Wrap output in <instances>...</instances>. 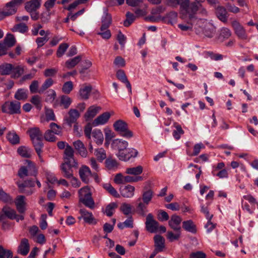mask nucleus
Here are the masks:
<instances>
[{"instance_id":"1","label":"nucleus","mask_w":258,"mask_h":258,"mask_svg":"<svg viewBox=\"0 0 258 258\" xmlns=\"http://www.w3.org/2000/svg\"><path fill=\"white\" fill-rule=\"evenodd\" d=\"M203 0H195L194 2L188 3L185 6L179 9V13L183 18H187L190 21L195 22L198 19L196 15L199 14L203 16H207V11L203 7L202 3Z\"/></svg>"},{"instance_id":"2","label":"nucleus","mask_w":258,"mask_h":258,"mask_svg":"<svg viewBox=\"0 0 258 258\" xmlns=\"http://www.w3.org/2000/svg\"><path fill=\"white\" fill-rule=\"evenodd\" d=\"M194 29L197 34H203L208 37H212L216 31L215 26L213 24L206 19H198L194 22Z\"/></svg>"},{"instance_id":"3","label":"nucleus","mask_w":258,"mask_h":258,"mask_svg":"<svg viewBox=\"0 0 258 258\" xmlns=\"http://www.w3.org/2000/svg\"><path fill=\"white\" fill-rule=\"evenodd\" d=\"M27 133L30 136L37 154H40L41 149L43 147L42 141L43 136L42 132L38 127H34L29 128Z\"/></svg>"},{"instance_id":"4","label":"nucleus","mask_w":258,"mask_h":258,"mask_svg":"<svg viewBox=\"0 0 258 258\" xmlns=\"http://www.w3.org/2000/svg\"><path fill=\"white\" fill-rule=\"evenodd\" d=\"M114 130L118 134L125 138L130 139L133 136V134L128 128L127 124L122 120L119 119L115 121L113 124Z\"/></svg>"},{"instance_id":"5","label":"nucleus","mask_w":258,"mask_h":258,"mask_svg":"<svg viewBox=\"0 0 258 258\" xmlns=\"http://www.w3.org/2000/svg\"><path fill=\"white\" fill-rule=\"evenodd\" d=\"M21 103L18 101H7L2 106L3 112L10 114L20 113Z\"/></svg>"},{"instance_id":"6","label":"nucleus","mask_w":258,"mask_h":258,"mask_svg":"<svg viewBox=\"0 0 258 258\" xmlns=\"http://www.w3.org/2000/svg\"><path fill=\"white\" fill-rule=\"evenodd\" d=\"M138 154V152L137 150L134 148H128L125 149L122 153H117L115 154L116 156L119 160L127 162L130 160L132 158H136Z\"/></svg>"},{"instance_id":"7","label":"nucleus","mask_w":258,"mask_h":258,"mask_svg":"<svg viewBox=\"0 0 258 258\" xmlns=\"http://www.w3.org/2000/svg\"><path fill=\"white\" fill-rule=\"evenodd\" d=\"M23 2V0H12L8 3L5 7V10L2 12V15L5 16H8L15 14L17 10V8Z\"/></svg>"},{"instance_id":"8","label":"nucleus","mask_w":258,"mask_h":258,"mask_svg":"<svg viewBox=\"0 0 258 258\" xmlns=\"http://www.w3.org/2000/svg\"><path fill=\"white\" fill-rule=\"evenodd\" d=\"M80 117V112L75 109H71L68 114L64 118V122L69 126L71 127L74 123L77 122Z\"/></svg>"},{"instance_id":"9","label":"nucleus","mask_w":258,"mask_h":258,"mask_svg":"<svg viewBox=\"0 0 258 258\" xmlns=\"http://www.w3.org/2000/svg\"><path fill=\"white\" fill-rule=\"evenodd\" d=\"M231 25L235 33L239 39L242 40H247L248 39L245 30L239 22L236 20L233 21L231 23Z\"/></svg>"},{"instance_id":"10","label":"nucleus","mask_w":258,"mask_h":258,"mask_svg":"<svg viewBox=\"0 0 258 258\" xmlns=\"http://www.w3.org/2000/svg\"><path fill=\"white\" fill-rule=\"evenodd\" d=\"M128 145L127 141L120 139L113 140L111 144V148L113 150H117V153H122L126 149Z\"/></svg>"},{"instance_id":"11","label":"nucleus","mask_w":258,"mask_h":258,"mask_svg":"<svg viewBox=\"0 0 258 258\" xmlns=\"http://www.w3.org/2000/svg\"><path fill=\"white\" fill-rule=\"evenodd\" d=\"M146 228L149 232L154 233L158 227V223L153 219L152 214H149L146 217Z\"/></svg>"},{"instance_id":"12","label":"nucleus","mask_w":258,"mask_h":258,"mask_svg":"<svg viewBox=\"0 0 258 258\" xmlns=\"http://www.w3.org/2000/svg\"><path fill=\"white\" fill-rule=\"evenodd\" d=\"M77 165V164L76 162L64 161L61 166V169L62 170L63 176L67 178H71L73 175L72 168L76 167Z\"/></svg>"},{"instance_id":"13","label":"nucleus","mask_w":258,"mask_h":258,"mask_svg":"<svg viewBox=\"0 0 258 258\" xmlns=\"http://www.w3.org/2000/svg\"><path fill=\"white\" fill-rule=\"evenodd\" d=\"M25 200L24 196L20 195L17 196L15 200L16 209L20 214H24L26 211L27 203Z\"/></svg>"},{"instance_id":"14","label":"nucleus","mask_w":258,"mask_h":258,"mask_svg":"<svg viewBox=\"0 0 258 258\" xmlns=\"http://www.w3.org/2000/svg\"><path fill=\"white\" fill-rule=\"evenodd\" d=\"M111 114L109 112H105L97 117L92 122L94 127L106 124L109 120Z\"/></svg>"},{"instance_id":"15","label":"nucleus","mask_w":258,"mask_h":258,"mask_svg":"<svg viewBox=\"0 0 258 258\" xmlns=\"http://www.w3.org/2000/svg\"><path fill=\"white\" fill-rule=\"evenodd\" d=\"M120 165L119 163L115 158L109 156L105 161V167L108 170L115 171Z\"/></svg>"},{"instance_id":"16","label":"nucleus","mask_w":258,"mask_h":258,"mask_svg":"<svg viewBox=\"0 0 258 258\" xmlns=\"http://www.w3.org/2000/svg\"><path fill=\"white\" fill-rule=\"evenodd\" d=\"M82 218L86 223L89 225H95L97 223V220L94 217L92 213L85 209H82Z\"/></svg>"},{"instance_id":"17","label":"nucleus","mask_w":258,"mask_h":258,"mask_svg":"<svg viewBox=\"0 0 258 258\" xmlns=\"http://www.w3.org/2000/svg\"><path fill=\"white\" fill-rule=\"evenodd\" d=\"M181 221V218L180 216L174 214L171 217L170 219L168 221V225L173 230H180V224Z\"/></svg>"},{"instance_id":"18","label":"nucleus","mask_w":258,"mask_h":258,"mask_svg":"<svg viewBox=\"0 0 258 258\" xmlns=\"http://www.w3.org/2000/svg\"><path fill=\"white\" fill-rule=\"evenodd\" d=\"M101 108L96 105L90 106L86 112L84 114V117L86 121H89L93 118L99 112Z\"/></svg>"},{"instance_id":"19","label":"nucleus","mask_w":258,"mask_h":258,"mask_svg":"<svg viewBox=\"0 0 258 258\" xmlns=\"http://www.w3.org/2000/svg\"><path fill=\"white\" fill-rule=\"evenodd\" d=\"M16 211L11 207L5 206L2 210V213H0V221L3 220L5 217L11 220H14Z\"/></svg>"},{"instance_id":"20","label":"nucleus","mask_w":258,"mask_h":258,"mask_svg":"<svg viewBox=\"0 0 258 258\" xmlns=\"http://www.w3.org/2000/svg\"><path fill=\"white\" fill-rule=\"evenodd\" d=\"M72 101L70 97L68 96L63 95L59 97V102L55 101L53 103V107H57L58 105L62 107L64 109L68 108Z\"/></svg>"},{"instance_id":"21","label":"nucleus","mask_w":258,"mask_h":258,"mask_svg":"<svg viewBox=\"0 0 258 258\" xmlns=\"http://www.w3.org/2000/svg\"><path fill=\"white\" fill-rule=\"evenodd\" d=\"M154 239L155 243L154 249L160 252L163 251L165 248V239L163 237L159 235H156L154 236Z\"/></svg>"},{"instance_id":"22","label":"nucleus","mask_w":258,"mask_h":258,"mask_svg":"<svg viewBox=\"0 0 258 258\" xmlns=\"http://www.w3.org/2000/svg\"><path fill=\"white\" fill-rule=\"evenodd\" d=\"M28 169L25 166H23L20 168V169L18 171V175L20 178H24V177L28 175V170H32L33 173H30V174L31 175H35L37 172L36 167L34 166V165L29 162L28 165Z\"/></svg>"},{"instance_id":"23","label":"nucleus","mask_w":258,"mask_h":258,"mask_svg":"<svg viewBox=\"0 0 258 258\" xmlns=\"http://www.w3.org/2000/svg\"><path fill=\"white\" fill-rule=\"evenodd\" d=\"M135 188L131 185L122 186L120 188V195L124 198H131L134 196Z\"/></svg>"},{"instance_id":"24","label":"nucleus","mask_w":258,"mask_h":258,"mask_svg":"<svg viewBox=\"0 0 258 258\" xmlns=\"http://www.w3.org/2000/svg\"><path fill=\"white\" fill-rule=\"evenodd\" d=\"M41 0H31L25 4V9L28 12L36 11L39 9Z\"/></svg>"},{"instance_id":"25","label":"nucleus","mask_w":258,"mask_h":258,"mask_svg":"<svg viewBox=\"0 0 258 258\" xmlns=\"http://www.w3.org/2000/svg\"><path fill=\"white\" fill-rule=\"evenodd\" d=\"M63 158L64 161L76 162L74 159V151L69 144H67V148L64 149Z\"/></svg>"},{"instance_id":"26","label":"nucleus","mask_w":258,"mask_h":258,"mask_svg":"<svg viewBox=\"0 0 258 258\" xmlns=\"http://www.w3.org/2000/svg\"><path fill=\"white\" fill-rule=\"evenodd\" d=\"M111 22V17L108 13L107 10L104 9L103 16L102 18V25L100 28L101 30L102 31L107 29Z\"/></svg>"},{"instance_id":"27","label":"nucleus","mask_w":258,"mask_h":258,"mask_svg":"<svg viewBox=\"0 0 258 258\" xmlns=\"http://www.w3.org/2000/svg\"><path fill=\"white\" fill-rule=\"evenodd\" d=\"M90 168L86 165H82V181L88 183L92 175Z\"/></svg>"},{"instance_id":"28","label":"nucleus","mask_w":258,"mask_h":258,"mask_svg":"<svg viewBox=\"0 0 258 258\" xmlns=\"http://www.w3.org/2000/svg\"><path fill=\"white\" fill-rule=\"evenodd\" d=\"M117 78L122 83H124L126 87L128 89L129 92L132 93V86L128 81L124 72L123 70H119L116 72V74Z\"/></svg>"},{"instance_id":"29","label":"nucleus","mask_w":258,"mask_h":258,"mask_svg":"<svg viewBox=\"0 0 258 258\" xmlns=\"http://www.w3.org/2000/svg\"><path fill=\"white\" fill-rule=\"evenodd\" d=\"M30 246L28 240L26 238H23L21 240V243L18 247V252L23 255L28 254L29 251Z\"/></svg>"},{"instance_id":"30","label":"nucleus","mask_w":258,"mask_h":258,"mask_svg":"<svg viewBox=\"0 0 258 258\" xmlns=\"http://www.w3.org/2000/svg\"><path fill=\"white\" fill-rule=\"evenodd\" d=\"M93 91L91 85L84 84L82 86V100H87L89 98Z\"/></svg>"},{"instance_id":"31","label":"nucleus","mask_w":258,"mask_h":258,"mask_svg":"<svg viewBox=\"0 0 258 258\" xmlns=\"http://www.w3.org/2000/svg\"><path fill=\"white\" fill-rule=\"evenodd\" d=\"M216 13L218 19L223 22L226 23L227 21V12L226 9L222 6H219L217 8Z\"/></svg>"},{"instance_id":"32","label":"nucleus","mask_w":258,"mask_h":258,"mask_svg":"<svg viewBox=\"0 0 258 258\" xmlns=\"http://www.w3.org/2000/svg\"><path fill=\"white\" fill-rule=\"evenodd\" d=\"M92 135L95 142L98 145L100 146L103 144L104 136L100 130L97 128L94 129L92 132Z\"/></svg>"},{"instance_id":"33","label":"nucleus","mask_w":258,"mask_h":258,"mask_svg":"<svg viewBox=\"0 0 258 258\" xmlns=\"http://www.w3.org/2000/svg\"><path fill=\"white\" fill-rule=\"evenodd\" d=\"M92 65V62L90 59L84 58L82 60V77L89 76V71L88 69Z\"/></svg>"},{"instance_id":"34","label":"nucleus","mask_w":258,"mask_h":258,"mask_svg":"<svg viewBox=\"0 0 258 258\" xmlns=\"http://www.w3.org/2000/svg\"><path fill=\"white\" fill-rule=\"evenodd\" d=\"M82 204L91 210H93L95 208V203L92 196L82 197Z\"/></svg>"},{"instance_id":"35","label":"nucleus","mask_w":258,"mask_h":258,"mask_svg":"<svg viewBox=\"0 0 258 258\" xmlns=\"http://www.w3.org/2000/svg\"><path fill=\"white\" fill-rule=\"evenodd\" d=\"M182 227L185 230L192 233H195L197 231L196 226L191 220L183 221Z\"/></svg>"},{"instance_id":"36","label":"nucleus","mask_w":258,"mask_h":258,"mask_svg":"<svg viewBox=\"0 0 258 258\" xmlns=\"http://www.w3.org/2000/svg\"><path fill=\"white\" fill-rule=\"evenodd\" d=\"M94 155L98 161L102 162L104 159H106V151L103 148H97L94 150Z\"/></svg>"},{"instance_id":"37","label":"nucleus","mask_w":258,"mask_h":258,"mask_svg":"<svg viewBox=\"0 0 258 258\" xmlns=\"http://www.w3.org/2000/svg\"><path fill=\"white\" fill-rule=\"evenodd\" d=\"M7 139L13 145L20 143V138L15 132H10L7 135Z\"/></svg>"},{"instance_id":"38","label":"nucleus","mask_w":258,"mask_h":258,"mask_svg":"<svg viewBox=\"0 0 258 258\" xmlns=\"http://www.w3.org/2000/svg\"><path fill=\"white\" fill-rule=\"evenodd\" d=\"M175 232L174 233L171 231H168L167 232L166 237L169 241L172 242L175 240H178L181 236L180 230H174Z\"/></svg>"},{"instance_id":"39","label":"nucleus","mask_w":258,"mask_h":258,"mask_svg":"<svg viewBox=\"0 0 258 258\" xmlns=\"http://www.w3.org/2000/svg\"><path fill=\"white\" fill-rule=\"evenodd\" d=\"M143 170L142 166L139 165L137 167L127 168L125 170V173L127 174L138 175L142 173Z\"/></svg>"},{"instance_id":"40","label":"nucleus","mask_w":258,"mask_h":258,"mask_svg":"<svg viewBox=\"0 0 258 258\" xmlns=\"http://www.w3.org/2000/svg\"><path fill=\"white\" fill-rule=\"evenodd\" d=\"M13 66L10 63H6L0 66V74L2 75H9L12 73Z\"/></svg>"},{"instance_id":"41","label":"nucleus","mask_w":258,"mask_h":258,"mask_svg":"<svg viewBox=\"0 0 258 258\" xmlns=\"http://www.w3.org/2000/svg\"><path fill=\"white\" fill-rule=\"evenodd\" d=\"M56 98V93L53 89H49L46 92L45 101L46 102L52 103Z\"/></svg>"},{"instance_id":"42","label":"nucleus","mask_w":258,"mask_h":258,"mask_svg":"<svg viewBox=\"0 0 258 258\" xmlns=\"http://www.w3.org/2000/svg\"><path fill=\"white\" fill-rule=\"evenodd\" d=\"M27 97V91L24 89H18L14 96L15 98L18 100H25Z\"/></svg>"},{"instance_id":"43","label":"nucleus","mask_w":258,"mask_h":258,"mask_svg":"<svg viewBox=\"0 0 258 258\" xmlns=\"http://www.w3.org/2000/svg\"><path fill=\"white\" fill-rule=\"evenodd\" d=\"M117 227L121 229H123L124 228H133L134 223L133 218L132 217H128L124 222L119 223L117 224Z\"/></svg>"},{"instance_id":"44","label":"nucleus","mask_w":258,"mask_h":258,"mask_svg":"<svg viewBox=\"0 0 258 258\" xmlns=\"http://www.w3.org/2000/svg\"><path fill=\"white\" fill-rule=\"evenodd\" d=\"M103 188L106 189L111 195L115 198H119V195L116 189L109 183H104Z\"/></svg>"},{"instance_id":"45","label":"nucleus","mask_w":258,"mask_h":258,"mask_svg":"<svg viewBox=\"0 0 258 258\" xmlns=\"http://www.w3.org/2000/svg\"><path fill=\"white\" fill-rule=\"evenodd\" d=\"M137 201L139 202L137 206L138 213L141 215L145 216L147 212V206L148 205H146L144 202L142 203L141 198H140L138 199Z\"/></svg>"},{"instance_id":"46","label":"nucleus","mask_w":258,"mask_h":258,"mask_svg":"<svg viewBox=\"0 0 258 258\" xmlns=\"http://www.w3.org/2000/svg\"><path fill=\"white\" fill-rule=\"evenodd\" d=\"M28 30V26L25 23H21L15 25L12 28V31L13 32H19L22 33H24L27 32Z\"/></svg>"},{"instance_id":"47","label":"nucleus","mask_w":258,"mask_h":258,"mask_svg":"<svg viewBox=\"0 0 258 258\" xmlns=\"http://www.w3.org/2000/svg\"><path fill=\"white\" fill-rule=\"evenodd\" d=\"M174 126L176 130L173 132V136L176 140H178L180 139V136L184 134V131L182 129L181 125L175 122Z\"/></svg>"},{"instance_id":"48","label":"nucleus","mask_w":258,"mask_h":258,"mask_svg":"<svg viewBox=\"0 0 258 258\" xmlns=\"http://www.w3.org/2000/svg\"><path fill=\"white\" fill-rule=\"evenodd\" d=\"M16 40L13 35L11 34H8L4 39V44L7 47H12L15 45Z\"/></svg>"},{"instance_id":"49","label":"nucleus","mask_w":258,"mask_h":258,"mask_svg":"<svg viewBox=\"0 0 258 258\" xmlns=\"http://www.w3.org/2000/svg\"><path fill=\"white\" fill-rule=\"evenodd\" d=\"M18 154L23 157L29 158L31 156V152L30 150L25 147L21 146L17 150Z\"/></svg>"},{"instance_id":"50","label":"nucleus","mask_w":258,"mask_h":258,"mask_svg":"<svg viewBox=\"0 0 258 258\" xmlns=\"http://www.w3.org/2000/svg\"><path fill=\"white\" fill-rule=\"evenodd\" d=\"M195 23L193 21H188L187 23L179 24L178 25V28L183 31L191 30L194 28Z\"/></svg>"},{"instance_id":"51","label":"nucleus","mask_w":258,"mask_h":258,"mask_svg":"<svg viewBox=\"0 0 258 258\" xmlns=\"http://www.w3.org/2000/svg\"><path fill=\"white\" fill-rule=\"evenodd\" d=\"M117 207V205L116 203H111L106 207V208H105V210L104 211V213H105V214L107 216L110 217L113 215V214L115 211V209Z\"/></svg>"},{"instance_id":"52","label":"nucleus","mask_w":258,"mask_h":258,"mask_svg":"<svg viewBox=\"0 0 258 258\" xmlns=\"http://www.w3.org/2000/svg\"><path fill=\"white\" fill-rule=\"evenodd\" d=\"M24 72V68L21 66L14 67L12 71V77L14 78H19Z\"/></svg>"},{"instance_id":"53","label":"nucleus","mask_w":258,"mask_h":258,"mask_svg":"<svg viewBox=\"0 0 258 258\" xmlns=\"http://www.w3.org/2000/svg\"><path fill=\"white\" fill-rule=\"evenodd\" d=\"M0 200L5 203L11 204L13 203L12 198L3 189H0Z\"/></svg>"},{"instance_id":"54","label":"nucleus","mask_w":258,"mask_h":258,"mask_svg":"<svg viewBox=\"0 0 258 258\" xmlns=\"http://www.w3.org/2000/svg\"><path fill=\"white\" fill-rule=\"evenodd\" d=\"M53 84V81L51 78L46 79L38 91L39 94L43 93L47 89L51 87Z\"/></svg>"},{"instance_id":"55","label":"nucleus","mask_w":258,"mask_h":258,"mask_svg":"<svg viewBox=\"0 0 258 258\" xmlns=\"http://www.w3.org/2000/svg\"><path fill=\"white\" fill-rule=\"evenodd\" d=\"M153 197V191L150 190H147L145 191L143 193L142 200L143 202L146 205H148L149 202L151 201Z\"/></svg>"},{"instance_id":"56","label":"nucleus","mask_w":258,"mask_h":258,"mask_svg":"<svg viewBox=\"0 0 258 258\" xmlns=\"http://www.w3.org/2000/svg\"><path fill=\"white\" fill-rule=\"evenodd\" d=\"M132 206L130 204L123 203L120 207V210L123 213V214L128 215L132 213Z\"/></svg>"},{"instance_id":"57","label":"nucleus","mask_w":258,"mask_h":258,"mask_svg":"<svg viewBox=\"0 0 258 258\" xmlns=\"http://www.w3.org/2000/svg\"><path fill=\"white\" fill-rule=\"evenodd\" d=\"M30 101L35 106L37 109L39 110L41 109L42 105L41 104V98L39 96L34 95L32 96Z\"/></svg>"},{"instance_id":"58","label":"nucleus","mask_w":258,"mask_h":258,"mask_svg":"<svg viewBox=\"0 0 258 258\" xmlns=\"http://www.w3.org/2000/svg\"><path fill=\"white\" fill-rule=\"evenodd\" d=\"M69 45L68 43H63L60 44L59 45L58 49L56 52L57 56L60 57L62 56V55L64 53L65 51L67 50Z\"/></svg>"},{"instance_id":"59","label":"nucleus","mask_w":258,"mask_h":258,"mask_svg":"<svg viewBox=\"0 0 258 258\" xmlns=\"http://www.w3.org/2000/svg\"><path fill=\"white\" fill-rule=\"evenodd\" d=\"M13 253L10 250H6L0 245V258H12Z\"/></svg>"},{"instance_id":"60","label":"nucleus","mask_w":258,"mask_h":258,"mask_svg":"<svg viewBox=\"0 0 258 258\" xmlns=\"http://www.w3.org/2000/svg\"><path fill=\"white\" fill-rule=\"evenodd\" d=\"M126 19L124 21V26L128 27L135 20L136 17L134 15L129 12L126 14Z\"/></svg>"},{"instance_id":"61","label":"nucleus","mask_w":258,"mask_h":258,"mask_svg":"<svg viewBox=\"0 0 258 258\" xmlns=\"http://www.w3.org/2000/svg\"><path fill=\"white\" fill-rule=\"evenodd\" d=\"M80 61V56H78L71 60L67 61L66 62V66L68 68L71 69L74 67Z\"/></svg>"},{"instance_id":"62","label":"nucleus","mask_w":258,"mask_h":258,"mask_svg":"<svg viewBox=\"0 0 258 258\" xmlns=\"http://www.w3.org/2000/svg\"><path fill=\"white\" fill-rule=\"evenodd\" d=\"M92 190L93 187L89 185H86L82 187V197L92 196Z\"/></svg>"},{"instance_id":"63","label":"nucleus","mask_w":258,"mask_h":258,"mask_svg":"<svg viewBox=\"0 0 258 258\" xmlns=\"http://www.w3.org/2000/svg\"><path fill=\"white\" fill-rule=\"evenodd\" d=\"M50 130H48L52 133L56 135H59L61 132V129L60 126L54 122L50 123L49 125Z\"/></svg>"},{"instance_id":"64","label":"nucleus","mask_w":258,"mask_h":258,"mask_svg":"<svg viewBox=\"0 0 258 258\" xmlns=\"http://www.w3.org/2000/svg\"><path fill=\"white\" fill-rule=\"evenodd\" d=\"M73 83L71 81H68L63 84L62 87V91L65 94H69L73 90Z\"/></svg>"}]
</instances>
